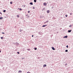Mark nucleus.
<instances>
[{
  "instance_id": "obj_1",
  "label": "nucleus",
  "mask_w": 73,
  "mask_h": 73,
  "mask_svg": "<svg viewBox=\"0 0 73 73\" xmlns=\"http://www.w3.org/2000/svg\"><path fill=\"white\" fill-rule=\"evenodd\" d=\"M44 5L45 6H46V2L43 3Z\"/></svg>"
},
{
  "instance_id": "obj_2",
  "label": "nucleus",
  "mask_w": 73,
  "mask_h": 73,
  "mask_svg": "<svg viewBox=\"0 0 73 73\" xmlns=\"http://www.w3.org/2000/svg\"><path fill=\"white\" fill-rule=\"evenodd\" d=\"M52 50H55V48H54V47H52Z\"/></svg>"
},
{
  "instance_id": "obj_3",
  "label": "nucleus",
  "mask_w": 73,
  "mask_h": 73,
  "mask_svg": "<svg viewBox=\"0 0 73 73\" xmlns=\"http://www.w3.org/2000/svg\"><path fill=\"white\" fill-rule=\"evenodd\" d=\"M46 26H47V25H43L42 26V27H46Z\"/></svg>"
},
{
  "instance_id": "obj_4",
  "label": "nucleus",
  "mask_w": 73,
  "mask_h": 73,
  "mask_svg": "<svg viewBox=\"0 0 73 73\" xmlns=\"http://www.w3.org/2000/svg\"><path fill=\"white\" fill-rule=\"evenodd\" d=\"M22 72V71L21 70H19L18 71V73H21Z\"/></svg>"
},
{
  "instance_id": "obj_5",
  "label": "nucleus",
  "mask_w": 73,
  "mask_h": 73,
  "mask_svg": "<svg viewBox=\"0 0 73 73\" xmlns=\"http://www.w3.org/2000/svg\"><path fill=\"white\" fill-rule=\"evenodd\" d=\"M43 66L44 67H46V64H44V65H43Z\"/></svg>"
},
{
  "instance_id": "obj_6",
  "label": "nucleus",
  "mask_w": 73,
  "mask_h": 73,
  "mask_svg": "<svg viewBox=\"0 0 73 73\" xmlns=\"http://www.w3.org/2000/svg\"><path fill=\"white\" fill-rule=\"evenodd\" d=\"M49 10L47 11V13H49Z\"/></svg>"
},
{
  "instance_id": "obj_7",
  "label": "nucleus",
  "mask_w": 73,
  "mask_h": 73,
  "mask_svg": "<svg viewBox=\"0 0 73 73\" xmlns=\"http://www.w3.org/2000/svg\"><path fill=\"white\" fill-rule=\"evenodd\" d=\"M71 31H72L71 30H68V32H71Z\"/></svg>"
},
{
  "instance_id": "obj_8",
  "label": "nucleus",
  "mask_w": 73,
  "mask_h": 73,
  "mask_svg": "<svg viewBox=\"0 0 73 73\" xmlns=\"http://www.w3.org/2000/svg\"><path fill=\"white\" fill-rule=\"evenodd\" d=\"M30 4H31V5H33V3H32V2H31V3H30Z\"/></svg>"
},
{
  "instance_id": "obj_9",
  "label": "nucleus",
  "mask_w": 73,
  "mask_h": 73,
  "mask_svg": "<svg viewBox=\"0 0 73 73\" xmlns=\"http://www.w3.org/2000/svg\"><path fill=\"white\" fill-rule=\"evenodd\" d=\"M36 1H37V0H34V1L35 3H36Z\"/></svg>"
},
{
  "instance_id": "obj_10",
  "label": "nucleus",
  "mask_w": 73,
  "mask_h": 73,
  "mask_svg": "<svg viewBox=\"0 0 73 73\" xmlns=\"http://www.w3.org/2000/svg\"><path fill=\"white\" fill-rule=\"evenodd\" d=\"M3 19V17H0V20H2V19Z\"/></svg>"
},
{
  "instance_id": "obj_11",
  "label": "nucleus",
  "mask_w": 73,
  "mask_h": 73,
  "mask_svg": "<svg viewBox=\"0 0 73 73\" xmlns=\"http://www.w3.org/2000/svg\"><path fill=\"white\" fill-rule=\"evenodd\" d=\"M68 50H66L65 51V52H68Z\"/></svg>"
},
{
  "instance_id": "obj_12",
  "label": "nucleus",
  "mask_w": 73,
  "mask_h": 73,
  "mask_svg": "<svg viewBox=\"0 0 73 73\" xmlns=\"http://www.w3.org/2000/svg\"><path fill=\"white\" fill-rule=\"evenodd\" d=\"M65 37L66 38H67L68 37V36H65Z\"/></svg>"
},
{
  "instance_id": "obj_13",
  "label": "nucleus",
  "mask_w": 73,
  "mask_h": 73,
  "mask_svg": "<svg viewBox=\"0 0 73 73\" xmlns=\"http://www.w3.org/2000/svg\"><path fill=\"white\" fill-rule=\"evenodd\" d=\"M6 12V10H3V12Z\"/></svg>"
},
{
  "instance_id": "obj_14",
  "label": "nucleus",
  "mask_w": 73,
  "mask_h": 73,
  "mask_svg": "<svg viewBox=\"0 0 73 73\" xmlns=\"http://www.w3.org/2000/svg\"><path fill=\"white\" fill-rule=\"evenodd\" d=\"M1 39H3V37H1Z\"/></svg>"
},
{
  "instance_id": "obj_15",
  "label": "nucleus",
  "mask_w": 73,
  "mask_h": 73,
  "mask_svg": "<svg viewBox=\"0 0 73 73\" xmlns=\"http://www.w3.org/2000/svg\"><path fill=\"white\" fill-rule=\"evenodd\" d=\"M70 15H72V13H70Z\"/></svg>"
},
{
  "instance_id": "obj_16",
  "label": "nucleus",
  "mask_w": 73,
  "mask_h": 73,
  "mask_svg": "<svg viewBox=\"0 0 73 73\" xmlns=\"http://www.w3.org/2000/svg\"><path fill=\"white\" fill-rule=\"evenodd\" d=\"M17 17H19V15H17Z\"/></svg>"
},
{
  "instance_id": "obj_17",
  "label": "nucleus",
  "mask_w": 73,
  "mask_h": 73,
  "mask_svg": "<svg viewBox=\"0 0 73 73\" xmlns=\"http://www.w3.org/2000/svg\"><path fill=\"white\" fill-rule=\"evenodd\" d=\"M67 16H68V15H66V17H67Z\"/></svg>"
},
{
  "instance_id": "obj_18",
  "label": "nucleus",
  "mask_w": 73,
  "mask_h": 73,
  "mask_svg": "<svg viewBox=\"0 0 73 73\" xmlns=\"http://www.w3.org/2000/svg\"><path fill=\"white\" fill-rule=\"evenodd\" d=\"M19 10H20V11H21V10H22V9H19Z\"/></svg>"
},
{
  "instance_id": "obj_19",
  "label": "nucleus",
  "mask_w": 73,
  "mask_h": 73,
  "mask_svg": "<svg viewBox=\"0 0 73 73\" xmlns=\"http://www.w3.org/2000/svg\"><path fill=\"white\" fill-rule=\"evenodd\" d=\"M66 47H67V48H68V45L66 46Z\"/></svg>"
},
{
  "instance_id": "obj_20",
  "label": "nucleus",
  "mask_w": 73,
  "mask_h": 73,
  "mask_svg": "<svg viewBox=\"0 0 73 73\" xmlns=\"http://www.w3.org/2000/svg\"><path fill=\"white\" fill-rule=\"evenodd\" d=\"M30 13V11H28V13Z\"/></svg>"
},
{
  "instance_id": "obj_21",
  "label": "nucleus",
  "mask_w": 73,
  "mask_h": 73,
  "mask_svg": "<svg viewBox=\"0 0 73 73\" xmlns=\"http://www.w3.org/2000/svg\"><path fill=\"white\" fill-rule=\"evenodd\" d=\"M30 16H27V17H28V18H29V17H30Z\"/></svg>"
},
{
  "instance_id": "obj_22",
  "label": "nucleus",
  "mask_w": 73,
  "mask_h": 73,
  "mask_svg": "<svg viewBox=\"0 0 73 73\" xmlns=\"http://www.w3.org/2000/svg\"><path fill=\"white\" fill-rule=\"evenodd\" d=\"M35 50H37V48H35Z\"/></svg>"
},
{
  "instance_id": "obj_23",
  "label": "nucleus",
  "mask_w": 73,
  "mask_h": 73,
  "mask_svg": "<svg viewBox=\"0 0 73 73\" xmlns=\"http://www.w3.org/2000/svg\"><path fill=\"white\" fill-rule=\"evenodd\" d=\"M12 2H10L11 4H12Z\"/></svg>"
},
{
  "instance_id": "obj_24",
  "label": "nucleus",
  "mask_w": 73,
  "mask_h": 73,
  "mask_svg": "<svg viewBox=\"0 0 73 73\" xmlns=\"http://www.w3.org/2000/svg\"><path fill=\"white\" fill-rule=\"evenodd\" d=\"M65 65H68V64H65Z\"/></svg>"
},
{
  "instance_id": "obj_25",
  "label": "nucleus",
  "mask_w": 73,
  "mask_h": 73,
  "mask_svg": "<svg viewBox=\"0 0 73 73\" xmlns=\"http://www.w3.org/2000/svg\"><path fill=\"white\" fill-rule=\"evenodd\" d=\"M0 14H1V15H2V13H1L0 12Z\"/></svg>"
},
{
  "instance_id": "obj_26",
  "label": "nucleus",
  "mask_w": 73,
  "mask_h": 73,
  "mask_svg": "<svg viewBox=\"0 0 73 73\" xmlns=\"http://www.w3.org/2000/svg\"><path fill=\"white\" fill-rule=\"evenodd\" d=\"M17 53H18V54H19V52H17Z\"/></svg>"
},
{
  "instance_id": "obj_27",
  "label": "nucleus",
  "mask_w": 73,
  "mask_h": 73,
  "mask_svg": "<svg viewBox=\"0 0 73 73\" xmlns=\"http://www.w3.org/2000/svg\"><path fill=\"white\" fill-rule=\"evenodd\" d=\"M2 34H4V33H2Z\"/></svg>"
},
{
  "instance_id": "obj_28",
  "label": "nucleus",
  "mask_w": 73,
  "mask_h": 73,
  "mask_svg": "<svg viewBox=\"0 0 73 73\" xmlns=\"http://www.w3.org/2000/svg\"><path fill=\"white\" fill-rule=\"evenodd\" d=\"M33 9H35V7H33Z\"/></svg>"
},
{
  "instance_id": "obj_29",
  "label": "nucleus",
  "mask_w": 73,
  "mask_h": 73,
  "mask_svg": "<svg viewBox=\"0 0 73 73\" xmlns=\"http://www.w3.org/2000/svg\"><path fill=\"white\" fill-rule=\"evenodd\" d=\"M28 15H26V16H28Z\"/></svg>"
},
{
  "instance_id": "obj_30",
  "label": "nucleus",
  "mask_w": 73,
  "mask_h": 73,
  "mask_svg": "<svg viewBox=\"0 0 73 73\" xmlns=\"http://www.w3.org/2000/svg\"><path fill=\"white\" fill-rule=\"evenodd\" d=\"M28 50H29V49H27Z\"/></svg>"
},
{
  "instance_id": "obj_31",
  "label": "nucleus",
  "mask_w": 73,
  "mask_h": 73,
  "mask_svg": "<svg viewBox=\"0 0 73 73\" xmlns=\"http://www.w3.org/2000/svg\"><path fill=\"white\" fill-rule=\"evenodd\" d=\"M32 37H33V35L32 36Z\"/></svg>"
},
{
  "instance_id": "obj_32",
  "label": "nucleus",
  "mask_w": 73,
  "mask_h": 73,
  "mask_svg": "<svg viewBox=\"0 0 73 73\" xmlns=\"http://www.w3.org/2000/svg\"><path fill=\"white\" fill-rule=\"evenodd\" d=\"M25 7V5L24 6V7Z\"/></svg>"
},
{
  "instance_id": "obj_33",
  "label": "nucleus",
  "mask_w": 73,
  "mask_h": 73,
  "mask_svg": "<svg viewBox=\"0 0 73 73\" xmlns=\"http://www.w3.org/2000/svg\"><path fill=\"white\" fill-rule=\"evenodd\" d=\"M70 27H72V26L71 25H70Z\"/></svg>"
},
{
  "instance_id": "obj_34",
  "label": "nucleus",
  "mask_w": 73,
  "mask_h": 73,
  "mask_svg": "<svg viewBox=\"0 0 73 73\" xmlns=\"http://www.w3.org/2000/svg\"><path fill=\"white\" fill-rule=\"evenodd\" d=\"M0 52H1V51H0Z\"/></svg>"
},
{
  "instance_id": "obj_35",
  "label": "nucleus",
  "mask_w": 73,
  "mask_h": 73,
  "mask_svg": "<svg viewBox=\"0 0 73 73\" xmlns=\"http://www.w3.org/2000/svg\"><path fill=\"white\" fill-rule=\"evenodd\" d=\"M41 1V0H39V1Z\"/></svg>"
},
{
  "instance_id": "obj_36",
  "label": "nucleus",
  "mask_w": 73,
  "mask_h": 73,
  "mask_svg": "<svg viewBox=\"0 0 73 73\" xmlns=\"http://www.w3.org/2000/svg\"><path fill=\"white\" fill-rule=\"evenodd\" d=\"M46 22H44V23H45Z\"/></svg>"
},
{
  "instance_id": "obj_37",
  "label": "nucleus",
  "mask_w": 73,
  "mask_h": 73,
  "mask_svg": "<svg viewBox=\"0 0 73 73\" xmlns=\"http://www.w3.org/2000/svg\"><path fill=\"white\" fill-rule=\"evenodd\" d=\"M48 22H47V23H48Z\"/></svg>"
}]
</instances>
